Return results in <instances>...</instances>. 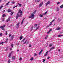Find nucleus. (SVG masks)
Returning a JSON list of instances; mask_svg holds the SVG:
<instances>
[{
	"mask_svg": "<svg viewBox=\"0 0 63 63\" xmlns=\"http://www.w3.org/2000/svg\"><path fill=\"white\" fill-rule=\"evenodd\" d=\"M49 56H48V58H47V59H49Z\"/></svg>",
	"mask_w": 63,
	"mask_h": 63,
	"instance_id": "obj_57",
	"label": "nucleus"
},
{
	"mask_svg": "<svg viewBox=\"0 0 63 63\" xmlns=\"http://www.w3.org/2000/svg\"><path fill=\"white\" fill-rule=\"evenodd\" d=\"M60 3V2H58L57 3V5H58V4H59Z\"/></svg>",
	"mask_w": 63,
	"mask_h": 63,
	"instance_id": "obj_39",
	"label": "nucleus"
},
{
	"mask_svg": "<svg viewBox=\"0 0 63 63\" xmlns=\"http://www.w3.org/2000/svg\"><path fill=\"white\" fill-rule=\"evenodd\" d=\"M59 19H59V18L58 19V20H59Z\"/></svg>",
	"mask_w": 63,
	"mask_h": 63,
	"instance_id": "obj_60",
	"label": "nucleus"
},
{
	"mask_svg": "<svg viewBox=\"0 0 63 63\" xmlns=\"http://www.w3.org/2000/svg\"><path fill=\"white\" fill-rule=\"evenodd\" d=\"M29 41L28 40H27L25 42H24L23 43V44L24 45V44H26V45H27V44H28V43H29Z\"/></svg>",
	"mask_w": 63,
	"mask_h": 63,
	"instance_id": "obj_2",
	"label": "nucleus"
},
{
	"mask_svg": "<svg viewBox=\"0 0 63 63\" xmlns=\"http://www.w3.org/2000/svg\"><path fill=\"white\" fill-rule=\"evenodd\" d=\"M10 62H11V61H10L9 60L8 61V63H10Z\"/></svg>",
	"mask_w": 63,
	"mask_h": 63,
	"instance_id": "obj_53",
	"label": "nucleus"
},
{
	"mask_svg": "<svg viewBox=\"0 0 63 63\" xmlns=\"http://www.w3.org/2000/svg\"><path fill=\"white\" fill-rule=\"evenodd\" d=\"M59 8H57V11H59Z\"/></svg>",
	"mask_w": 63,
	"mask_h": 63,
	"instance_id": "obj_44",
	"label": "nucleus"
},
{
	"mask_svg": "<svg viewBox=\"0 0 63 63\" xmlns=\"http://www.w3.org/2000/svg\"><path fill=\"white\" fill-rule=\"evenodd\" d=\"M13 14H14V13H13V12H12L11 13V16H12Z\"/></svg>",
	"mask_w": 63,
	"mask_h": 63,
	"instance_id": "obj_30",
	"label": "nucleus"
},
{
	"mask_svg": "<svg viewBox=\"0 0 63 63\" xmlns=\"http://www.w3.org/2000/svg\"><path fill=\"white\" fill-rule=\"evenodd\" d=\"M50 32L49 31L48 32H47V34H49V33Z\"/></svg>",
	"mask_w": 63,
	"mask_h": 63,
	"instance_id": "obj_55",
	"label": "nucleus"
},
{
	"mask_svg": "<svg viewBox=\"0 0 63 63\" xmlns=\"http://www.w3.org/2000/svg\"><path fill=\"white\" fill-rule=\"evenodd\" d=\"M2 1V0H0V2H1Z\"/></svg>",
	"mask_w": 63,
	"mask_h": 63,
	"instance_id": "obj_61",
	"label": "nucleus"
},
{
	"mask_svg": "<svg viewBox=\"0 0 63 63\" xmlns=\"http://www.w3.org/2000/svg\"><path fill=\"white\" fill-rule=\"evenodd\" d=\"M8 40V39L7 38V39L5 40L6 42H8V41H7Z\"/></svg>",
	"mask_w": 63,
	"mask_h": 63,
	"instance_id": "obj_36",
	"label": "nucleus"
},
{
	"mask_svg": "<svg viewBox=\"0 0 63 63\" xmlns=\"http://www.w3.org/2000/svg\"><path fill=\"white\" fill-rule=\"evenodd\" d=\"M47 37H48V36H46L45 37V39H47Z\"/></svg>",
	"mask_w": 63,
	"mask_h": 63,
	"instance_id": "obj_29",
	"label": "nucleus"
},
{
	"mask_svg": "<svg viewBox=\"0 0 63 63\" xmlns=\"http://www.w3.org/2000/svg\"><path fill=\"white\" fill-rule=\"evenodd\" d=\"M17 51H19V50H17Z\"/></svg>",
	"mask_w": 63,
	"mask_h": 63,
	"instance_id": "obj_63",
	"label": "nucleus"
},
{
	"mask_svg": "<svg viewBox=\"0 0 63 63\" xmlns=\"http://www.w3.org/2000/svg\"><path fill=\"white\" fill-rule=\"evenodd\" d=\"M11 3H12L13 4H15V2L14 1H12L11 2Z\"/></svg>",
	"mask_w": 63,
	"mask_h": 63,
	"instance_id": "obj_37",
	"label": "nucleus"
},
{
	"mask_svg": "<svg viewBox=\"0 0 63 63\" xmlns=\"http://www.w3.org/2000/svg\"><path fill=\"white\" fill-rule=\"evenodd\" d=\"M13 53V51H12L11 52V53H10L9 55V57H10V56H11V54Z\"/></svg>",
	"mask_w": 63,
	"mask_h": 63,
	"instance_id": "obj_14",
	"label": "nucleus"
},
{
	"mask_svg": "<svg viewBox=\"0 0 63 63\" xmlns=\"http://www.w3.org/2000/svg\"><path fill=\"white\" fill-rule=\"evenodd\" d=\"M46 60V59H44L43 60V62H45V61Z\"/></svg>",
	"mask_w": 63,
	"mask_h": 63,
	"instance_id": "obj_40",
	"label": "nucleus"
},
{
	"mask_svg": "<svg viewBox=\"0 0 63 63\" xmlns=\"http://www.w3.org/2000/svg\"><path fill=\"white\" fill-rule=\"evenodd\" d=\"M17 5L16 6H15L13 7V9H15V8H16V7H17Z\"/></svg>",
	"mask_w": 63,
	"mask_h": 63,
	"instance_id": "obj_32",
	"label": "nucleus"
},
{
	"mask_svg": "<svg viewBox=\"0 0 63 63\" xmlns=\"http://www.w3.org/2000/svg\"><path fill=\"white\" fill-rule=\"evenodd\" d=\"M50 4V1H48L47 3L46 4V6H47V5H48V4Z\"/></svg>",
	"mask_w": 63,
	"mask_h": 63,
	"instance_id": "obj_9",
	"label": "nucleus"
},
{
	"mask_svg": "<svg viewBox=\"0 0 63 63\" xmlns=\"http://www.w3.org/2000/svg\"><path fill=\"white\" fill-rule=\"evenodd\" d=\"M11 34H10L9 35V37H11Z\"/></svg>",
	"mask_w": 63,
	"mask_h": 63,
	"instance_id": "obj_52",
	"label": "nucleus"
},
{
	"mask_svg": "<svg viewBox=\"0 0 63 63\" xmlns=\"http://www.w3.org/2000/svg\"><path fill=\"white\" fill-rule=\"evenodd\" d=\"M6 16V15H5V14H4L2 15V17H5Z\"/></svg>",
	"mask_w": 63,
	"mask_h": 63,
	"instance_id": "obj_20",
	"label": "nucleus"
},
{
	"mask_svg": "<svg viewBox=\"0 0 63 63\" xmlns=\"http://www.w3.org/2000/svg\"><path fill=\"white\" fill-rule=\"evenodd\" d=\"M43 2H42L40 4L39 6V8H40V7H42V5L43 4Z\"/></svg>",
	"mask_w": 63,
	"mask_h": 63,
	"instance_id": "obj_4",
	"label": "nucleus"
},
{
	"mask_svg": "<svg viewBox=\"0 0 63 63\" xmlns=\"http://www.w3.org/2000/svg\"><path fill=\"white\" fill-rule=\"evenodd\" d=\"M2 30H5V29H2Z\"/></svg>",
	"mask_w": 63,
	"mask_h": 63,
	"instance_id": "obj_58",
	"label": "nucleus"
},
{
	"mask_svg": "<svg viewBox=\"0 0 63 63\" xmlns=\"http://www.w3.org/2000/svg\"><path fill=\"white\" fill-rule=\"evenodd\" d=\"M54 20H55V19H54V20H53L50 22V23H52V22H53V21H54Z\"/></svg>",
	"mask_w": 63,
	"mask_h": 63,
	"instance_id": "obj_38",
	"label": "nucleus"
},
{
	"mask_svg": "<svg viewBox=\"0 0 63 63\" xmlns=\"http://www.w3.org/2000/svg\"><path fill=\"white\" fill-rule=\"evenodd\" d=\"M39 16H40V17H42L43 16V15H41V14H40L39 15Z\"/></svg>",
	"mask_w": 63,
	"mask_h": 63,
	"instance_id": "obj_28",
	"label": "nucleus"
},
{
	"mask_svg": "<svg viewBox=\"0 0 63 63\" xmlns=\"http://www.w3.org/2000/svg\"><path fill=\"white\" fill-rule=\"evenodd\" d=\"M54 48H55V47H52L50 50L49 51H51V50L53 49H54Z\"/></svg>",
	"mask_w": 63,
	"mask_h": 63,
	"instance_id": "obj_10",
	"label": "nucleus"
},
{
	"mask_svg": "<svg viewBox=\"0 0 63 63\" xmlns=\"http://www.w3.org/2000/svg\"><path fill=\"white\" fill-rule=\"evenodd\" d=\"M18 13H19L20 14V16H22V14L23 13H22V11H21V10L19 9V10Z\"/></svg>",
	"mask_w": 63,
	"mask_h": 63,
	"instance_id": "obj_3",
	"label": "nucleus"
},
{
	"mask_svg": "<svg viewBox=\"0 0 63 63\" xmlns=\"http://www.w3.org/2000/svg\"><path fill=\"white\" fill-rule=\"evenodd\" d=\"M10 3V2L9 1L5 5V6H8L9 5V4Z\"/></svg>",
	"mask_w": 63,
	"mask_h": 63,
	"instance_id": "obj_23",
	"label": "nucleus"
},
{
	"mask_svg": "<svg viewBox=\"0 0 63 63\" xmlns=\"http://www.w3.org/2000/svg\"><path fill=\"white\" fill-rule=\"evenodd\" d=\"M7 35V31H6V34H5V35Z\"/></svg>",
	"mask_w": 63,
	"mask_h": 63,
	"instance_id": "obj_43",
	"label": "nucleus"
},
{
	"mask_svg": "<svg viewBox=\"0 0 63 63\" xmlns=\"http://www.w3.org/2000/svg\"><path fill=\"white\" fill-rule=\"evenodd\" d=\"M22 58H20V59H19L20 61H21V60H22Z\"/></svg>",
	"mask_w": 63,
	"mask_h": 63,
	"instance_id": "obj_33",
	"label": "nucleus"
},
{
	"mask_svg": "<svg viewBox=\"0 0 63 63\" xmlns=\"http://www.w3.org/2000/svg\"><path fill=\"white\" fill-rule=\"evenodd\" d=\"M50 24H49V25L47 26L46 27H49L50 25H52V23H50Z\"/></svg>",
	"mask_w": 63,
	"mask_h": 63,
	"instance_id": "obj_16",
	"label": "nucleus"
},
{
	"mask_svg": "<svg viewBox=\"0 0 63 63\" xmlns=\"http://www.w3.org/2000/svg\"><path fill=\"white\" fill-rule=\"evenodd\" d=\"M5 27V26H3L0 27L1 28H4Z\"/></svg>",
	"mask_w": 63,
	"mask_h": 63,
	"instance_id": "obj_24",
	"label": "nucleus"
},
{
	"mask_svg": "<svg viewBox=\"0 0 63 63\" xmlns=\"http://www.w3.org/2000/svg\"><path fill=\"white\" fill-rule=\"evenodd\" d=\"M10 50H11L12 49V48H10Z\"/></svg>",
	"mask_w": 63,
	"mask_h": 63,
	"instance_id": "obj_64",
	"label": "nucleus"
},
{
	"mask_svg": "<svg viewBox=\"0 0 63 63\" xmlns=\"http://www.w3.org/2000/svg\"><path fill=\"white\" fill-rule=\"evenodd\" d=\"M22 38V36L21 35L19 37V39L20 40H21Z\"/></svg>",
	"mask_w": 63,
	"mask_h": 63,
	"instance_id": "obj_22",
	"label": "nucleus"
},
{
	"mask_svg": "<svg viewBox=\"0 0 63 63\" xmlns=\"http://www.w3.org/2000/svg\"><path fill=\"white\" fill-rule=\"evenodd\" d=\"M33 59H34V58H31L30 59V60L31 61H32L33 60Z\"/></svg>",
	"mask_w": 63,
	"mask_h": 63,
	"instance_id": "obj_25",
	"label": "nucleus"
},
{
	"mask_svg": "<svg viewBox=\"0 0 63 63\" xmlns=\"http://www.w3.org/2000/svg\"><path fill=\"white\" fill-rule=\"evenodd\" d=\"M62 36H63V35H58V37H62Z\"/></svg>",
	"mask_w": 63,
	"mask_h": 63,
	"instance_id": "obj_18",
	"label": "nucleus"
},
{
	"mask_svg": "<svg viewBox=\"0 0 63 63\" xmlns=\"http://www.w3.org/2000/svg\"><path fill=\"white\" fill-rule=\"evenodd\" d=\"M40 1V0H37V2H39V1Z\"/></svg>",
	"mask_w": 63,
	"mask_h": 63,
	"instance_id": "obj_56",
	"label": "nucleus"
},
{
	"mask_svg": "<svg viewBox=\"0 0 63 63\" xmlns=\"http://www.w3.org/2000/svg\"><path fill=\"white\" fill-rule=\"evenodd\" d=\"M19 22L16 24V27L17 28H18L19 27Z\"/></svg>",
	"mask_w": 63,
	"mask_h": 63,
	"instance_id": "obj_5",
	"label": "nucleus"
},
{
	"mask_svg": "<svg viewBox=\"0 0 63 63\" xmlns=\"http://www.w3.org/2000/svg\"><path fill=\"white\" fill-rule=\"evenodd\" d=\"M19 45V43H17V44H16V45H18H18Z\"/></svg>",
	"mask_w": 63,
	"mask_h": 63,
	"instance_id": "obj_50",
	"label": "nucleus"
},
{
	"mask_svg": "<svg viewBox=\"0 0 63 63\" xmlns=\"http://www.w3.org/2000/svg\"><path fill=\"white\" fill-rule=\"evenodd\" d=\"M37 26V24H36L34 25V27H36Z\"/></svg>",
	"mask_w": 63,
	"mask_h": 63,
	"instance_id": "obj_34",
	"label": "nucleus"
},
{
	"mask_svg": "<svg viewBox=\"0 0 63 63\" xmlns=\"http://www.w3.org/2000/svg\"><path fill=\"white\" fill-rule=\"evenodd\" d=\"M14 36H12L11 38L10 39V41H12V40H13V39H14Z\"/></svg>",
	"mask_w": 63,
	"mask_h": 63,
	"instance_id": "obj_6",
	"label": "nucleus"
},
{
	"mask_svg": "<svg viewBox=\"0 0 63 63\" xmlns=\"http://www.w3.org/2000/svg\"><path fill=\"white\" fill-rule=\"evenodd\" d=\"M60 29V27H59L56 29V30H59Z\"/></svg>",
	"mask_w": 63,
	"mask_h": 63,
	"instance_id": "obj_21",
	"label": "nucleus"
},
{
	"mask_svg": "<svg viewBox=\"0 0 63 63\" xmlns=\"http://www.w3.org/2000/svg\"><path fill=\"white\" fill-rule=\"evenodd\" d=\"M7 49H8V48H6V50H5L6 51H7Z\"/></svg>",
	"mask_w": 63,
	"mask_h": 63,
	"instance_id": "obj_45",
	"label": "nucleus"
},
{
	"mask_svg": "<svg viewBox=\"0 0 63 63\" xmlns=\"http://www.w3.org/2000/svg\"><path fill=\"white\" fill-rule=\"evenodd\" d=\"M12 60L14 61L15 60V59H16V57L15 56H13L12 57Z\"/></svg>",
	"mask_w": 63,
	"mask_h": 63,
	"instance_id": "obj_7",
	"label": "nucleus"
},
{
	"mask_svg": "<svg viewBox=\"0 0 63 63\" xmlns=\"http://www.w3.org/2000/svg\"><path fill=\"white\" fill-rule=\"evenodd\" d=\"M0 44H1V45H3L4 44V42H1Z\"/></svg>",
	"mask_w": 63,
	"mask_h": 63,
	"instance_id": "obj_42",
	"label": "nucleus"
},
{
	"mask_svg": "<svg viewBox=\"0 0 63 63\" xmlns=\"http://www.w3.org/2000/svg\"><path fill=\"white\" fill-rule=\"evenodd\" d=\"M39 28V27H38L35 30H37L38 29V28Z\"/></svg>",
	"mask_w": 63,
	"mask_h": 63,
	"instance_id": "obj_51",
	"label": "nucleus"
},
{
	"mask_svg": "<svg viewBox=\"0 0 63 63\" xmlns=\"http://www.w3.org/2000/svg\"><path fill=\"white\" fill-rule=\"evenodd\" d=\"M4 20H5V19L3 18L2 19V21H4Z\"/></svg>",
	"mask_w": 63,
	"mask_h": 63,
	"instance_id": "obj_35",
	"label": "nucleus"
},
{
	"mask_svg": "<svg viewBox=\"0 0 63 63\" xmlns=\"http://www.w3.org/2000/svg\"><path fill=\"white\" fill-rule=\"evenodd\" d=\"M51 46H52V45L51 44H50L49 45V47H51Z\"/></svg>",
	"mask_w": 63,
	"mask_h": 63,
	"instance_id": "obj_46",
	"label": "nucleus"
},
{
	"mask_svg": "<svg viewBox=\"0 0 63 63\" xmlns=\"http://www.w3.org/2000/svg\"><path fill=\"white\" fill-rule=\"evenodd\" d=\"M29 47H31V45H29Z\"/></svg>",
	"mask_w": 63,
	"mask_h": 63,
	"instance_id": "obj_41",
	"label": "nucleus"
},
{
	"mask_svg": "<svg viewBox=\"0 0 63 63\" xmlns=\"http://www.w3.org/2000/svg\"><path fill=\"white\" fill-rule=\"evenodd\" d=\"M12 11V10H10V9H9L8 10H7V11L8 13H10V12H11Z\"/></svg>",
	"mask_w": 63,
	"mask_h": 63,
	"instance_id": "obj_8",
	"label": "nucleus"
},
{
	"mask_svg": "<svg viewBox=\"0 0 63 63\" xmlns=\"http://www.w3.org/2000/svg\"><path fill=\"white\" fill-rule=\"evenodd\" d=\"M47 11H46V12L43 14V16H45V15H46V14H47Z\"/></svg>",
	"mask_w": 63,
	"mask_h": 63,
	"instance_id": "obj_15",
	"label": "nucleus"
},
{
	"mask_svg": "<svg viewBox=\"0 0 63 63\" xmlns=\"http://www.w3.org/2000/svg\"><path fill=\"white\" fill-rule=\"evenodd\" d=\"M25 40V38H24L21 41V43H23Z\"/></svg>",
	"mask_w": 63,
	"mask_h": 63,
	"instance_id": "obj_19",
	"label": "nucleus"
},
{
	"mask_svg": "<svg viewBox=\"0 0 63 63\" xmlns=\"http://www.w3.org/2000/svg\"><path fill=\"white\" fill-rule=\"evenodd\" d=\"M43 50H42L41 51H40L39 53V55L41 54L42 52H43Z\"/></svg>",
	"mask_w": 63,
	"mask_h": 63,
	"instance_id": "obj_17",
	"label": "nucleus"
},
{
	"mask_svg": "<svg viewBox=\"0 0 63 63\" xmlns=\"http://www.w3.org/2000/svg\"><path fill=\"white\" fill-rule=\"evenodd\" d=\"M24 19H23L22 21L21 22V24H22L23 23V20H24Z\"/></svg>",
	"mask_w": 63,
	"mask_h": 63,
	"instance_id": "obj_27",
	"label": "nucleus"
},
{
	"mask_svg": "<svg viewBox=\"0 0 63 63\" xmlns=\"http://www.w3.org/2000/svg\"><path fill=\"white\" fill-rule=\"evenodd\" d=\"M48 51H47L46 52V54L44 55V56H47V53H48Z\"/></svg>",
	"mask_w": 63,
	"mask_h": 63,
	"instance_id": "obj_13",
	"label": "nucleus"
},
{
	"mask_svg": "<svg viewBox=\"0 0 63 63\" xmlns=\"http://www.w3.org/2000/svg\"><path fill=\"white\" fill-rule=\"evenodd\" d=\"M3 6H1L0 7V10L2 9V8H3Z\"/></svg>",
	"mask_w": 63,
	"mask_h": 63,
	"instance_id": "obj_31",
	"label": "nucleus"
},
{
	"mask_svg": "<svg viewBox=\"0 0 63 63\" xmlns=\"http://www.w3.org/2000/svg\"><path fill=\"white\" fill-rule=\"evenodd\" d=\"M51 30H52V29H50L49 30V31L50 32V31H51Z\"/></svg>",
	"mask_w": 63,
	"mask_h": 63,
	"instance_id": "obj_47",
	"label": "nucleus"
},
{
	"mask_svg": "<svg viewBox=\"0 0 63 63\" xmlns=\"http://www.w3.org/2000/svg\"><path fill=\"white\" fill-rule=\"evenodd\" d=\"M11 18V17H9L8 19H7V22H8V21H9L10 20V18Z\"/></svg>",
	"mask_w": 63,
	"mask_h": 63,
	"instance_id": "obj_11",
	"label": "nucleus"
},
{
	"mask_svg": "<svg viewBox=\"0 0 63 63\" xmlns=\"http://www.w3.org/2000/svg\"><path fill=\"white\" fill-rule=\"evenodd\" d=\"M13 44L12 43L11 44V47H13Z\"/></svg>",
	"mask_w": 63,
	"mask_h": 63,
	"instance_id": "obj_48",
	"label": "nucleus"
},
{
	"mask_svg": "<svg viewBox=\"0 0 63 63\" xmlns=\"http://www.w3.org/2000/svg\"><path fill=\"white\" fill-rule=\"evenodd\" d=\"M18 5H19V6L20 7L22 6V4H19V3H18Z\"/></svg>",
	"mask_w": 63,
	"mask_h": 63,
	"instance_id": "obj_26",
	"label": "nucleus"
},
{
	"mask_svg": "<svg viewBox=\"0 0 63 63\" xmlns=\"http://www.w3.org/2000/svg\"><path fill=\"white\" fill-rule=\"evenodd\" d=\"M37 12V10H35L34 12H33V13L31 14V16H29V18H30L31 19H34V18L35 16V13Z\"/></svg>",
	"mask_w": 63,
	"mask_h": 63,
	"instance_id": "obj_1",
	"label": "nucleus"
},
{
	"mask_svg": "<svg viewBox=\"0 0 63 63\" xmlns=\"http://www.w3.org/2000/svg\"><path fill=\"white\" fill-rule=\"evenodd\" d=\"M0 36L1 37L2 36V33H0Z\"/></svg>",
	"mask_w": 63,
	"mask_h": 63,
	"instance_id": "obj_49",
	"label": "nucleus"
},
{
	"mask_svg": "<svg viewBox=\"0 0 63 63\" xmlns=\"http://www.w3.org/2000/svg\"><path fill=\"white\" fill-rule=\"evenodd\" d=\"M37 55V54H34V56H36Z\"/></svg>",
	"mask_w": 63,
	"mask_h": 63,
	"instance_id": "obj_54",
	"label": "nucleus"
},
{
	"mask_svg": "<svg viewBox=\"0 0 63 63\" xmlns=\"http://www.w3.org/2000/svg\"><path fill=\"white\" fill-rule=\"evenodd\" d=\"M19 16H20V17H21V16H19V15H18V14H17V16H16V19H17V18H18V17Z\"/></svg>",
	"mask_w": 63,
	"mask_h": 63,
	"instance_id": "obj_12",
	"label": "nucleus"
},
{
	"mask_svg": "<svg viewBox=\"0 0 63 63\" xmlns=\"http://www.w3.org/2000/svg\"><path fill=\"white\" fill-rule=\"evenodd\" d=\"M61 19H60V20L59 21L60 22V21H61Z\"/></svg>",
	"mask_w": 63,
	"mask_h": 63,
	"instance_id": "obj_59",
	"label": "nucleus"
},
{
	"mask_svg": "<svg viewBox=\"0 0 63 63\" xmlns=\"http://www.w3.org/2000/svg\"><path fill=\"white\" fill-rule=\"evenodd\" d=\"M4 1H7V0H4Z\"/></svg>",
	"mask_w": 63,
	"mask_h": 63,
	"instance_id": "obj_62",
	"label": "nucleus"
}]
</instances>
